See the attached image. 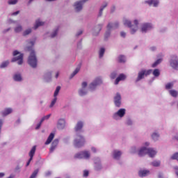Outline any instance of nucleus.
<instances>
[{
    "label": "nucleus",
    "mask_w": 178,
    "mask_h": 178,
    "mask_svg": "<svg viewBox=\"0 0 178 178\" xmlns=\"http://www.w3.org/2000/svg\"><path fill=\"white\" fill-rule=\"evenodd\" d=\"M172 59L170 60V66L173 67V69H178V59L177 56H172Z\"/></svg>",
    "instance_id": "1a4fd4ad"
},
{
    "label": "nucleus",
    "mask_w": 178,
    "mask_h": 178,
    "mask_svg": "<svg viewBox=\"0 0 178 178\" xmlns=\"http://www.w3.org/2000/svg\"><path fill=\"white\" fill-rule=\"evenodd\" d=\"M59 91H60V86H57L56 89L54 92V96L56 97H58V94H59Z\"/></svg>",
    "instance_id": "e433bc0d"
},
{
    "label": "nucleus",
    "mask_w": 178,
    "mask_h": 178,
    "mask_svg": "<svg viewBox=\"0 0 178 178\" xmlns=\"http://www.w3.org/2000/svg\"><path fill=\"white\" fill-rule=\"evenodd\" d=\"M55 137V134L51 133L50 134V135L49 136V137L47 138V140L45 142V145H49V144H51V143H52V140H54Z\"/></svg>",
    "instance_id": "a211bd4d"
},
{
    "label": "nucleus",
    "mask_w": 178,
    "mask_h": 178,
    "mask_svg": "<svg viewBox=\"0 0 178 178\" xmlns=\"http://www.w3.org/2000/svg\"><path fill=\"white\" fill-rule=\"evenodd\" d=\"M29 44L31 47H26V51L30 52V55L28 58V63L31 66V67H37V56H35V51L33 49V47H34L35 41H31L29 42Z\"/></svg>",
    "instance_id": "f257e3e1"
},
{
    "label": "nucleus",
    "mask_w": 178,
    "mask_h": 178,
    "mask_svg": "<svg viewBox=\"0 0 178 178\" xmlns=\"http://www.w3.org/2000/svg\"><path fill=\"white\" fill-rule=\"evenodd\" d=\"M88 0H81L80 1H77L74 3V9L76 12H80L83 9V5L86 3Z\"/></svg>",
    "instance_id": "0eeeda50"
},
{
    "label": "nucleus",
    "mask_w": 178,
    "mask_h": 178,
    "mask_svg": "<svg viewBox=\"0 0 178 178\" xmlns=\"http://www.w3.org/2000/svg\"><path fill=\"white\" fill-rule=\"evenodd\" d=\"M116 9V8L115 7V6H113L112 8H111V13H113V12H115V10Z\"/></svg>",
    "instance_id": "6e6d98bb"
},
{
    "label": "nucleus",
    "mask_w": 178,
    "mask_h": 178,
    "mask_svg": "<svg viewBox=\"0 0 178 178\" xmlns=\"http://www.w3.org/2000/svg\"><path fill=\"white\" fill-rule=\"evenodd\" d=\"M58 77H59V72H57L56 74V79H58Z\"/></svg>",
    "instance_id": "338daca9"
},
{
    "label": "nucleus",
    "mask_w": 178,
    "mask_h": 178,
    "mask_svg": "<svg viewBox=\"0 0 178 178\" xmlns=\"http://www.w3.org/2000/svg\"><path fill=\"white\" fill-rule=\"evenodd\" d=\"M79 72H80V67H76V70L72 72V74L70 76V79H73V76L77 74Z\"/></svg>",
    "instance_id": "7c9ffc66"
},
{
    "label": "nucleus",
    "mask_w": 178,
    "mask_h": 178,
    "mask_svg": "<svg viewBox=\"0 0 178 178\" xmlns=\"http://www.w3.org/2000/svg\"><path fill=\"white\" fill-rule=\"evenodd\" d=\"M109 35H111V33L106 32V34H105L106 38H108V37H109Z\"/></svg>",
    "instance_id": "13d9d810"
},
{
    "label": "nucleus",
    "mask_w": 178,
    "mask_h": 178,
    "mask_svg": "<svg viewBox=\"0 0 178 178\" xmlns=\"http://www.w3.org/2000/svg\"><path fill=\"white\" fill-rule=\"evenodd\" d=\"M160 74H161V72L159 71V70L155 69L153 71V75L154 76V77H159Z\"/></svg>",
    "instance_id": "2f4dec72"
},
{
    "label": "nucleus",
    "mask_w": 178,
    "mask_h": 178,
    "mask_svg": "<svg viewBox=\"0 0 178 178\" xmlns=\"http://www.w3.org/2000/svg\"><path fill=\"white\" fill-rule=\"evenodd\" d=\"M79 94L81 97H83L87 94V91H86V89H81L79 91Z\"/></svg>",
    "instance_id": "72a5a7b5"
},
{
    "label": "nucleus",
    "mask_w": 178,
    "mask_h": 178,
    "mask_svg": "<svg viewBox=\"0 0 178 178\" xmlns=\"http://www.w3.org/2000/svg\"><path fill=\"white\" fill-rule=\"evenodd\" d=\"M123 80H126V75H124V74H121L119 75L118 77L116 78L115 84L118 85V84H119L120 81H122Z\"/></svg>",
    "instance_id": "dca6fc26"
},
{
    "label": "nucleus",
    "mask_w": 178,
    "mask_h": 178,
    "mask_svg": "<svg viewBox=\"0 0 178 178\" xmlns=\"http://www.w3.org/2000/svg\"><path fill=\"white\" fill-rule=\"evenodd\" d=\"M17 0H10L8 1V5H16Z\"/></svg>",
    "instance_id": "c03bdc74"
},
{
    "label": "nucleus",
    "mask_w": 178,
    "mask_h": 178,
    "mask_svg": "<svg viewBox=\"0 0 178 178\" xmlns=\"http://www.w3.org/2000/svg\"><path fill=\"white\" fill-rule=\"evenodd\" d=\"M132 122L131 121V120H128L127 122V124H128V126H130V124H132Z\"/></svg>",
    "instance_id": "5fc2aeb1"
},
{
    "label": "nucleus",
    "mask_w": 178,
    "mask_h": 178,
    "mask_svg": "<svg viewBox=\"0 0 178 178\" xmlns=\"http://www.w3.org/2000/svg\"><path fill=\"white\" fill-rule=\"evenodd\" d=\"M20 54L18 51L15 50L13 51V56H16L17 55H19Z\"/></svg>",
    "instance_id": "3c124183"
},
{
    "label": "nucleus",
    "mask_w": 178,
    "mask_h": 178,
    "mask_svg": "<svg viewBox=\"0 0 178 178\" xmlns=\"http://www.w3.org/2000/svg\"><path fill=\"white\" fill-rule=\"evenodd\" d=\"M3 176H5V173L0 172V177H3Z\"/></svg>",
    "instance_id": "e2e57ef3"
},
{
    "label": "nucleus",
    "mask_w": 178,
    "mask_h": 178,
    "mask_svg": "<svg viewBox=\"0 0 178 178\" xmlns=\"http://www.w3.org/2000/svg\"><path fill=\"white\" fill-rule=\"evenodd\" d=\"M120 35H121V37H123V38H124V37H126V33H124V32H121V33H120Z\"/></svg>",
    "instance_id": "864d4df0"
},
{
    "label": "nucleus",
    "mask_w": 178,
    "mask_h": 178,
    "mask_svg": "<svg viewBox=\"0 0 178 178\" xmlns=\"http://www.w3.org/2000/svg\"><path fill=\"white\" fill-rule=\"evenodd\" d=\"M54 105H55V103H54L53 102H51V104H50V108H52V106H54Z\"/></svg>",
    "instance_id": "69168bd1"
},
{
    "label": "nucleus",
    "mask_w": 178,
    "mask_h": 178,
    "mask_svg": "<svg viewBox=\"0 0 178 178\" xmlns=\"http://www.w3.org/2000/svg\"><path fill=\"white\" fill-rule=\"evenodd\" d=\"M118 62L120 63H124V62H126V57H124V56L121 55L118 57Z\"/></svg>",
    "instance_id": "c85d7f7f"
},
{
    "label": "nucleus",
    "mask_w": 178,
    "mask_h": 178,
    "mask_svg": "<svg viewBox=\"0 0 178 178\" xmlns=\"http://www.w3.org/2000/svg\"><path fill=\"white\" fill-rule=\"evenodd\" d=\"M31 29H26L25 31L23 32L24 37H26V35H29V34H31Z\"/></svg>",
    "instance_id": "f704fd0d"
},
{
    "label": "nucleus",
    "mask_w": 178,
    "mask_h": 178,
    "mask_svg": "<svg viewBox=\"0 0 178 178\" xmlns=\"http://www.w3.org/2000/svg\"><path fill=\"white\" fill-rule=\"evenodd\" d=\"M151 73H152V70H142L138 74L136 81H140V80H143V79H144V76H149Z\"/></svg>",
    "instance_id": "423d86ee"
},
{
    "label": "nucleus",
    "mask_w": 178,
    "mask_h": 178,
    "mask_svg": "<svg viewBox=\"0 0 178 178\" xmlns=\"http://www.w3.org/2000/svg\"><path fill=\"white\" fill-rule=\"evenodd\" d=\"M11 62H17L18 65H22L23 64V54H20L17 57H14L12 59Z\"/></svg>",
    "instance_id": "ddd939ff"
},
{
    "label": "nucleus",
    "mask_w": 178,
    "mask_h": 178,
    "mask_svg": "<svg viewBox=\"0 0 178 178\" xmlns=\"http://www.w3.org/2000/svg\"><path fill=\"white\" fill-rule=\"evenodd\" d=\"M88 175H90V172H88V170L83 171V177H88Z\"/></svg>",
    "instance_id": "de8ad7c7"
},
{
    "label": "nucleus",
    "mask_w": 178,
    "mask_h": 178,
    "mask_svg": "<svg viewBox=\"0 0 178 178\" xmlns=\"http://www.w3.org/2000/svg\"><path fill=\"white\" fill-rule=\"evenodd\" d=\"M38 169L35 170L29 178H36L38 175Z\"/></svg>",
    "instance_id": "473e14b6"
},
{
    "label": "nucleus",
    "mask_w": 178,
    "mask_h": 178,
    "mask_svg": "<svg viewBox=\"0 0 178 178\" xmlns=\"http://www.w3.org/2000/svg\"><path fill=\"white\" fill-rule=\"evenodd\" d=\"M90 152L83 151V152H80L79 153H76L74 156V159H83V158L84 159H88V158H90Z\"/></svg>",
    "instance_id": "39448f33"
},
{
    "label": "nucleus",
    "mask_w": 178,
    "mask_h": 178,
    "mask_svg": "<svg viewBox=\"0 0 178 178\" xmlns=\"http://www.w3.org/2000/svg\"><path fill=\"white\" fill-rule=\"evenodd\" d=\"M151 49L152 51H155L156 48L153 47H151Z\"/></svg>",
    "instance_id": "774afa93"
},
{
    "label": "nucleus",
    "mask_w": 178,
    "mask_h": 178,
    "mask_svg": "<svg viewBox=\"0 0 178 178\" xmlns=\"http://www.w3.org/2000/svg\"><path fill=\"white\" fill-rule=\"evenodd\" d=\"M147 3H149V5H154V6L156 7L158 6V4L159 3V1L158 0L154 1V0H150L149 1H147Z\"/></svg>",
    "instance_id": "a878e982"
},
{
    "label": "nucleus",
    "mask_w": 178,
    "mask_h": 178,
    "mask_svg": "<svg viewBox=\"0 0 178 178\" xmlns=\"http://www.w3.org/2000/svg\"><path fill=\"white\" fill-rule=\"evenodd\" d=\"M13 79L15 81H22V75H20V74H15Z\"/></svg>",
    "instance_id": "bb28decb"
},
{
    "label": "nucleus",
    "mask_w": 178,
    "mask_h": 178,
    "mask_svg": "<svg viewBox=\"0 0 178 178\" xmlns=\"http://www.w3.org/2000/svg\"><path fill=\"white\" fill-rule=\"evenodd\" d=\"M58 144H59V140L55 139L51 143V146L50 147V152H54V151H55V149L58 147Z\"/></svg>",
    "instance_id": "2eb2a0df"
},
{
    "label": "nucleus",
    "mask_w": 178,
    "mask_h": 178,
    "mask_svg": "<svg viewBox=\"0 0 178 178\" xmlns=\"http://www.w3.org/2000/svg\"><path fill=\"white\" fill-rule=\"evenodd\" d=\"M91 150L92 151V152L95 153L97 152V149H95V147H92Z\"/></svg>",
    "instance_id": "052dcab7"
},
{
    "label": "nucleus",
    "mask_w": 178,
    "mask_h": 178,
    "mask_svg": "<svg viewBox=\"0 0 178 178\" xmlns=\"http://www.w3.org/2000/svg\"><path fill=\"white\" fill-rule=\"evenodd\" d=\"M124 26H127L131 29V33L134 34L137 30H138V21L137 19L134 20V25H131V22L127 19L123 20Z\"/></svg>",
    "instance_id": "7ed1b4c3"
},
{
    "label": "nucleus",
    "mask_w": 178,
    "mask_h": 178,
    "mask_svg": "<svg viewBox=\"0 0 178 178\" xmlns=\"http://www.w3.org/2000/svg\"><path fill=\"white\" fill-rule=\"evenodd\" d=\"M159 178H163V174L159 173Z\"/></svg>",
    "instance_id": "680f3d73"
},
{
    "label": "nucleus",
    "mask_w": 178,
    "mask_h": 178,
    "mask_svg": "<svg viewBox=\"0 0 178 178\" xmlns=\"http://www.w3.org/2000/svg\"><path fill=\"white\" fill-rule=\"evenodd\" d=\"M173 86H175V83L169 82L165 85V90H172L173 88Z\"/></svg>",
    "instance_id": "393cba45"
},
{
    "label": "nucleus",
    "mask_w": 178,
    "mask_h": 178,
    "mask_svg": "<svg viewBox=\"0 0 178 178\" xmlns=\"http://www.w3.org/2000/svg\"><path fill=\"white\" fill-rule=\"evenodd\" d=\"M169 94L171 95V97H173L174 98L178 97V91L176 90H170Z\"/></svg>",
    "instance_id": "5701e85b"
},
{
    "label": "nucleus",
    "mask_w": 178,
    "mask_h": 178,
    "mask_svg": "<svg viewBox=\"0 0 178 178\" xmlns=\"http://www.w3.org/2000/svg\"><path fill=\"white\" fill-rule=\"evenodd\" d=\"M19 13H20L19 11H16V12L13 13L12 14V15H13V16H16V15H19Z\"/></svg>",
    "instance_id": "4d7b16f0"
},
{
    "label": "nucleus",
    "mask_w": 178,
    "mask_h": 178,
    "mask_svg": "<svg viewBox=\"0 0 178 178\" xmlns=\"http://www.w3.org/2000/svg\"><path fill=\"white\" fill-rule=\"evenodd\" d=\"M118 76V73L116 72H113L111 74V79H116V76Z\"/></svg>",
    "instance_id": "49530a36"
},
{
    "label": "nucleus",
    "mask_w": 178,
    "mask_h": 178,
    "mask_svg": "<svg viewBox=\"0 0 178 178\" xmlns=\"http://www.w3.org/2000/svg\"><path fill=\"white\" fill-rule=\"evenodd\" d=\"M148 175H149V170H140L138 172L140 177H145V176H148Z\"/></svg>",
    "instance_id": "f3484780"
},
{
    "label": "nucleus",
    "mask_w": 178,
    "mask_h": 178,
    "mask_svg": "<svg viewBox=\"0 0 178 178\" xmlns=\"http://www.w3.org/2000/svg\"><path fill=\"white\" fill-rule=\"evenodd\" d=\"M3 124V122L1 119H0V134H1V129H2V125Z\"/></svg>",
    "instance_id": "603ef678"
},
{
    "label": "nucleus",
    "mask_w": 178,
    "mask_h": 178,
    "mask_svg": "<svg viewBox=\"0 0 178 178\" xmlns=\"http://www.w3.org/2000/svg\"><path fill=\"white\" fill-rule=\"evenodd\" d=\"M65 119H60L58 122L57 127L58 129H63L65 127Z\"/></svg>",
    "instance_id": "6ab92c4d"
},
{
    "label": "nucleus",
    "mask_w": 178,
    "mask_h": 178,
    "mask_svg": "<svg viewBox=\"0 0 178 178\" xmlns=\"http://www.w3.org/2000/svg\"><path fill=\"white\" fill-rule=\"evenodd\" d=\"M152 29V25L149 23H145L142 25L141 31L142 33H147L149 30Z\"/></svg>",
    "instance_id": "f8f14e48"
},
{
    "label": "nucleus",
    "mask_w": 178,
    "mask_h": 178,
    "mask_svg": "<svg viewBox=\"0 0 178 178\" xmlns=\"http://www.w3.org/2000/svg\"><path fill=\"white\" fill-rule=\"evenodd\" d=\"M152 166H154L156 168L161 165V162L160 161H153L152 163Z\"/></svg>",
    "instance_id": "79ce46f5"
},
{
    "label": "nucleus",
    "mask_w": 178,
    "mask_h": 178,
    "mask_svg": "<svg viewBox=\"0 0 178 178\" xmlns=\"http://www.w3.org/2000/svg\"><path fill=\"white\" fill-rule=\"evenodd\" d=\"M22 30H23V28L22 27V26H18L15 29V33H20Z\"/></svg>",
    "instance_id": "a19ab883"
},
{
    "label": "nucleus",
    "mask_w": 178,
    "mask_h": 178,
    "mask_svg": "<svg viewBox=\"0 0 178 178\" xmlns=\"http://www.w3.org/2000/svg\"><path fill=\"white\" fill-rule=\"evenodd\" d=\"M81 34H83V31H80L78 33L77 35H81Z\"/></svg>",
    "instance_id": "0e129e2a"
},
{
    "label": "nucleus",
    "mask_w": 178,
    "mask_h": 178,
    "mask_svg": "<svg viewBox=\"0 0 178 178\" xmlns=\"http://www.w3.org/2000/svg\"><path fill=\"white\" fill-rule=\"evenodd\" d=\"M122 97L120 96V94L117 93L116 96L114 97V104L115 106L118 108L120 107V105L122 104Z\"/></svg>",
    "instance_id": "9d476101"
},
{
    "label": "nucleus",
    "mask_w": 178,
    "mask_h": 178,
    "mask_svg": "<svg viewBox=\"0 0 178 178\" xmlns=\"http://www.w3.org/2000/svg\"><path fill=\"white\" fill-rule=\"evenodd\" d=\"M41 124H42V122H41V120H40V123H38L35 127L36 130H38V129L41 127Z\"/></svg>",
    "instance_id": "09e8293b"
},
{
    "label": "nucleus",
    "mask_w": 178,
    "mask_h": 178,
    "mask_svg": "<svg viewBox=\"0 0 178 178\" xmlns=\"http://www.w3.org/2000/svg\"><path fill=\"white\" fill-rule=\"evenodd\" d=\"M86 139L81 135H77L76 138L74 140V146L76 148H80L84 145Z\"/></svg>",
    "instance_id": "20e7f679"
},
{
    "label": "nucleus",
    "mask_w": 178,
    "mask_h": 178,
    "mask_svg": "<svg viewBox=\"0 0 178 178\" xmlns=\"http://www.w3.org/2000/svg\"><path fill=\"white\" fill-rule=\"evenodd\" d=\"M36 146H33L32 147V149H31L30 152H29V156L30 159L28 161V162L26 163V166H29V165H30V162H31L33 161V158L34 156V154H35V149H36Z\"/></svg>",
    "instance_id": "9b49d317"
},
{
    "label": "nucleus",
    "mask_w": 178,
    "mask_h": 178,
    "mask_svg": "<svg viewBox=\"0 0 178 178\" xmlns=\"http://www.w3.org/2000/svg\"><path fill=\"white\" fill-rule=\"evenodd\" d=\"M106 6H108V3H105V5H104L101 8H100V10H99V16H102V12H104V8H106Z\"/></svg>",
    "instance_id": "4c0bfd02"
},
{
    "label": "nucleus",
    "mask_w": 178,
    "mask_h": 178,
    "mask_svg": "<svg viewBox=\"0 0 178 178\" xmlns=\"http://www.w3.org/2000/svg\"><path fill=\"white\" fill-rule=\"evenodd\" d=\"M51 118V114H49L44 117H43L42 119H41V123H42V122H44V120H48V119Z\"/></svg>",
    "instance_id": "37998d69"
},
{
    "label": "nucleus",
    "mask_w": 178,
    "mask_h": 178,
    "mask_svg": "<svg viewBox=\"0 0 178 178\" xmlns=\"http://www.w3.org/2000/svg\"><path fill=\"white\" fill-rule=\"evenodd\" d=\"M83 126H84V124H83V122L81 121L78 122L74 128L75 131H79V130H81L83 129Z\"/></svg>",
    "instance_id": "aec40b11"
},
{
    "label": "nucleus",
    "mask_w": 178,
    "mask_h": 178,
    "mask_svg": "<svg viewBox=\"0 0 178 178\" xmlns=\"http://www.w3.org/2000/svg\"><path fill=\"white\" fill-rule=\"evenodd\" d=\"M162 62V58H159L158 60H156L152 65V67H156L158 66V65H159V63H161Z\"/></svg>",
    "instance_id": "cd10ccee"
},
{
    "label": "nucleus",
    "mask_w": 178,
    "mask_h": 178,
    "mask_svg": "<svg viewBox=\"0 0 178 178\" xmlns=\"http://www.w3.org/2000/svg\"><path fill=\"white\" fill-rule=\"evenodd\" d=\"M104 54H105V49L101 48L99 52V58H102V56H104Z\"/></svg>",
    "instance_id": "c9c22d12"
},
{
    "label": "nucleus",
    "mask_w": 178,
    "mask_h": 178,
    "mask_svg": "<svg viewBox=\"0 0 178 178\" xmlns=\"http://www.w3.org/2000/svg\"><path fill=\"white\" fill-rule=\"evenodd\" d=\"M126 115V109L120 108L115 114H114L113 118H116V116H119L120 118H123Z\"/></svg>",
    "instance_id": "4468645a"
},
{
    "label": "nucleus",
    "mask_w": 178,
    "mask_h": 178,
    "mask_svg": "<svg viewBox=\"0 0 178 178\" xmlns=\"http://www.w3.org/2000/svg\"><path fill=\"white\" fill-rule=\"evenodd\" d=\"M121 156H122V152L118 151V150H115L113 152V158H114V159H119Z\"/></svg>",
    "instance_id": "4be33fe9"
},
{
    "label": "nucleus",
    "mask_w": 178,
    "mask_h": 178,
    "mask_svg": "<svg viewBox=\"0 0 178 178\" xmlns=\"http://www.w3.org/2000/svg\"><path fill=\"white\" fill-rule=\"evenodd\" d=\"M86 87H87V82H83L82 83V90H84V88H86Z\"/></svg>",
    "instance_id": "8fccbe9b"
},
{
    "label": "nucleus",
    "mask_w": 178,
    "mask_h": 178,
    "mask_svg": "<svg viewBox=\"0 0 178 178\" xmlns=\"http://www.w3.org/2000/svg\"><path fill=\"white\" fill-rule=\"evenodd\" d=\"M58 30L59 29H56V31H54V33L51 35V38L56 37Z\"/></svg>",
    "instance_id": "a18cd8bd"
},
{
    "label": "nucleus",
    "mask_w": 178,
    "mask_h": 178,
    "mask_svg": "<svg viewBox=\"0 0 178 178\" xmlns=\"http://www.w3.org/2000/svg\"><path fill=\"white\" fill-rule=\"evenodd\" d=\"M119 24L118 22L115 23L114 24H108L107 26L108 30H111V29H113V27H118Z\"/></svg>",
    "instance_id": "c756f323"
},
{
    "label": "nucleus",
    "mask_w": 178,
    "mask_h": 178,
    "mask_svg": "<svg viewBox=\"0 0 178 178\" xmlns=\"http://www.w3.org/2000/svg\"><path fill=\"white\" fill-rule=\"evenodd\" d=\"M44 22L40 20H36L35 24L34 26V30H37L40 26H44Z\"/></svg>",
    "instance_id": "b1692460"
},
{
    "label": "nucleus",
    "mask_w": 178,
    "mask_h": 178,
    "mask_svg": "<svg viewBox=\"0 0 178 178\" xmlns=\"http://www.w3.org/2000/svg\"><path fill=\"white\" fill-rule=\"evenodd\" d=\"M9 65V61L3 62L0 65L1 69H3V67H6Z\"/></svg>",
    "instance_id": "ea45409f"
},
{
    "label": "nucleus",
    "mask_w": 178,
    "mask_h": 178,
    "mask_svg": "<svg viewBox=\"0 0 178 178\" xmlns=\"http://www.w3.org/2000/svg\"><path fill=\"white\" fill-rule=\"evenodd\" d=\"M149 155L150 158H154L156 155V151L152 148L142 147L138 152L139 156H144V155Z\"/></svg>",
    "instance_id": "f03ea898"
},
{
    "label": "nucleus",
    "mask_w": 178,
    "mask_h": 178,
    "mask_svg": "<svg viewBox=\"0 0 178 178\" xmlns=\"http://www.w3.org/2000/svg\"><path fill=\"white\" fill-rule=\"evenodd\" d=\"M58 99V98H56V97H54V99L52 100L51 102H54V104H56V100Z\"/></svg>",
    "instance_id": "bf43d9fd"
},
{
    "label": "nucleus",
    "mask_w": 178,
    "mask_h": 178,
    "mask_svg": "<svg viewBox=\"0 0 178 178\" xmlns=\"http://www.w3.org/2000/svg\"><path fill=\"white\" fill-rule=\"evenodd\" d=\"M152 138H153L154 140V141H156V140H158V138H159V134H158L156 133H154L152 135Z\"/></svg>",
    "instance_id": "58836bf2"
},
{
    "label": "nucleus",
    "mask_w": 178,
    "mask_h": 178,
    "mask_svg": "<svg viewBox=\"0 0 178 178\" xmlns=\"http://www.w3.org/2000/svg\"><path fill=\"white\" fill-rule=\"evenodd\" d=\"M13 112L12 108H7L4 111L1 112L2 116H8V115H10V113Z\"/></svg>",
    "instance_id": "412c9836"
},
{
    "label": "nucleus",
    "mask_w": 178,
    "mask_h": 178,
    "mask_svg": "<svg viewBox=\"0 0 178 178\" xmlns=\"http://www.w3.org/2000/svg\"><path fill=\"white\" fill-rule=\"evenodd\" d=\"M102 83V81L101 80V78H97L94 82L91 83L89 86L90 90L92 91V90H95L97 88V86H99Z\"/></svg>",
    "instance_id": "6e6552de"
}]
</instances>
